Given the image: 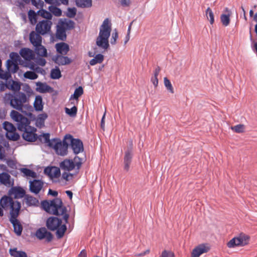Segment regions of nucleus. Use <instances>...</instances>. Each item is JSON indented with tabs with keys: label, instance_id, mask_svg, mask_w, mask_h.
<instances>
[{
	"label": "nucleus",
	"instance_id": "f257e3e1",
	"mask_svg": "<svg viewBox=\"0 0 257 257\" xmlns=\"http://www.w3.org/2000/svg\"><path fill=\"white\" fill-rule=\"evenodd\" d=\"M11 118L17 122L18 129L23 132V139L28 142H35L38 139L36 134L37 129L30 125V121L18 111L12 110L10 113Z\"/></svg>",
	"mask_w": 257,
	"mask_h": 257
},
{
	"label": "nucleus",
	"instance_id": "f03ea898",
	"mask_svg": "<svg viewBox=\"0 0 257 257\" xmlns=\"http://www.w3.org/2000/svg\"><path fill=\"white\" fill-rule=\"evenodd\" d=\"M42 208L47 212L55 215H63L65 223H68L69 215L66 213L67 209L63 205L62 200L56 198L52 200H44L41 202Z\"/></svg>",
	"mask_w": 257,
	"mask_h": 257
},
{
	"label": "nucleus",
	"instance_id": "7ed1b4c3",
	"mask_svg": "<svg viewBox=\"0 0 257 257\" xmlns=\"http://www.w3.org/2000/svg\"><path fill=\"white\" fill-rule=\"evenodd\" d=\"M28 99L26 94L22 92L16 94L7 93L4 97V101L6 104H9L11 107L19 111H22L23 107L27 105L25 104Z\"/></svg>",
	"mask_w": 257,
	"mask_h": 257
},
{
	"label": "nucleus",
	"instance_id": "20e7f679",
	"mask_svg": "<svg viewBox=\"0 0 257 257\" xmlns=\"http://www.w3.org/2000/svg\"><path fill=\"white\" fill-rule=\"evenodd\" d=\"M111 27L108 19H105L100 27L98 36L96 40V44L101 49L106 50L109 47L108 38L110 37Z\"/></svg>",
	"mask_w": 257,
	"mask_h": 257
},
{
	"label": "nucleus",
	"instance_id": "39448f33",
	"mask_svg": "<svg viewBox=\"0 0 257 257\" xmlns=\"http://www.w3.org/2000/svg\"><path fill=\"white\" fill-rule=\"evenodd\" d=\"M65 224H62L61 219L57 217H50L46 221L48 229L51 231L56 230V235L58 238H61L64 236L67 229Z\"/></svg>",
	"mask_w": 257,
	"mask_h": 257
},
{
	"label": "nucleus",
	"instance_id": "423d86ee",
	"mask_svg": "<svg viewBox=\"0 0 257 257\" xmlns=\"http://www.w3.org/2000/svg\"><path fill=\"white\" fill-rule=\"evenodd\" d=\"M29 39L34 48L36 54L41 57H47V50L42 45V38L41 36L37 34L35 31H33L30 34Z\"/></svg>",
	"mask_w": 257,
	"mask_h": 257
},
{
	"label": "nucleus",
	"instance_id": "0eeeda50",
	"mask_svg": "<svg viewBox=\"0 0 257 257\" xmlns=\"http://www.w3.org/2000/svg\"><path fill=\"white\" fill-rule=\"evenodd\" d=\"M0 205L5 210L10 209V215H12L13 213L20 212L21 207L20 202L14 201L12 198L6 195L1 199Z\"/></svg>",
	"mask_w": 257,
	"mask_h": 257
},
{
	"label": "nucleus",
	"instance_id": "6e6552de",
	"mask_svg": "<svg viewBox=\"0 0 257 257\" xmlns=\"http://www.w3.org/2000/svg\"><path fill=\"white\" fill-rule=\"evenodd\" d=\"M68 142L67 139L64 137L63 141L58 139H53V142L49 144V147L53 148L56 153L59 155L64 156L67 153Z\"/></svg>",
	"mask_w": 257,
	"mask_h": 257
},
{
	"label": "nucleus",
	"instance_id": "1a4fd4ad",
	"mask_svg": "<svg viewBox=\"0 0 257 257\" xmlns=\"http://www.w3.org/2000/svg\"><path fill=\"white\" fill-rule=\"evenodd\" d=\"M82 165V159L78 156L74 157L73 160L65 159L60 163V167L62 170L66 171L73 170L75 167L79 170Z\"/></svg>",
	"mask_w": 257,
	"mask_h": 257
},
{
	"label": "nucleus",
	"instance_id": "9d476101",
	"mask_svg": "<svg viewBox=\"0 0 257 257\" xmlns=\"http://www.w3.org/2000/svg\"><path fill=\"white\" fill-rule=\"evenodd\" d=\"M52 25V22L51 20H43L37 24L35 32L40 36L48 34L51 32Z\"/></svg>",
	"mask_w": 257,
	"mask_h": 257
},
{
	"label": "nucleus",
	"instance_id": "9b49d317",
	"mask_svg": "<svg viewBox=\"0 0 257 257\" xmlns=\"http://www.w3.org/2000/svg\"><path fill=\"white\" fill-rule=\"evenodd\" d=\"M3 127L7 131L6 136L8 139L14 141L19 139L20 135L16 133V128L12 123L5 121L3 123Z\"/></svg>",
	"mask_w": 257,
	"mask_h": 257
},
{
	"label": "nucleus",
	"instance_id": "f8f14e48",
	"mask_svg": "<svg viewBox=\"0 0 257 257\" xmlns=\"http://www.w3.org/2000/svg\"><path fill=\"white\" fill-rule=\"evenodd\" d=\"M66 139H67L68 144L71 143V147L75 154H78L83 151V145L81 140L73 138L70 135H66Z\"/></svg>",
	"mask_w": 257,
	"mask_h": 257
},
{
	"label": "nucleus",
	"instance_id": "ddd939ff",
	"mask_svg": "<svg viewBox=\"0 0 257 257\" xmlns=\"http://www.w3.org/2000/svg\"><path fill=\"white\" fill-rule=\"evenodd\" d=\"M248 236L241 234L237 237L232 238L228 243L227 246L229 248H233L238 246H244L248 243Z\"/></svg>",
	"mask_w": 257,
	"mask_h": 257
},
{
	"label": "nucleus",
	"instance_id": "4468645a",
	"mask_svg": "<svg viewBox=\"0 0 257 257\" xmlns=\"http://www.w3.org/2000/svg\"><path fill=\"white\" fill-rule=\"evenodd\" d=\"M44 183L39 179H34L29 181L30 191L36 195L38 194L43 190Z\"/></svg>",
	"mask_w": 257,
	"mask_h": 257
},
{
	"label": "nucleus",
	"instance_id": "2eb2a0df",
	"mask_svg": "<svg viewBox=\"0 0 257 257\" xmlns=\"http://www.w3.org/2000/svg\"><path fill=\"white\" fill-rule=\"evenodd\" d=\"M35 235L40 240L45 238L47 242H50L53 238L52 233L48 231L45 227H41L37 230Z\"/></svg>",
	"mask_w": 257,
	"mask_h": 257
},
{
	"label": "nucleus",
	"instance_id": "dca6fc26",
	"mask_svg": "<svg viewBox=\"0 0 257 257\" xmlns=\"http://www.w3.org/2000/svg\"><path fill=\"white\" fill-rule=\"evenodd\" d=\"M19 212L13 213L12 215H10V221L12 223L15 232L18 235H20L22 233L23 227L17 219Z\"/></svg>",
	"mask_w": 257,
	"mask_h": 257
},
{
	"label": "nucleus",
	"instance_id": "f3484780",
	"mask_svg": "<svg viewBox=\"0 0 257 257\" xmlns=\"http://www.w3.org/2000/svg\"><path fill=\"white\" fill-rule=\"evenodd\" d=\"M209 250L210 247L208 244H199L193 249L191 253V257H199L200 255L207 252Z\"/></svg>",
	"mask_w": 257,
	"mask_h": 257
},
{
	"label": "nucleus",
	"instance_id": "a211bd4d",
	"mask_svg": "<svg viewBox=\"0 0 257 257\" xmlns=\"http://www.w3.org/2000/svg\"><path fill=\"white\" fill-rule=\"evenodd\" d=\"M20 54L26 60L24 64L26 62H32L31 60L34 59L35 56L34 51L27 48H22L20 51Z\"/></svg>",
	"mask_w": 257,
	"mask_h": 257
},
{
	"label": "nucleus",
	"instance_id": "6ab92c4d",
	"mask_svg": "<svg viewBox=\"0 0 257 257\" xmlns=\"http://www.w3.org/2000/svg\"><path fill=\"white\" fill-rule=\"evenodd\" d=\"M9 193L10 195L14 196L15 198H22L26 195L25 190L21 187H12Z\"/></svg>",
	"mask_w": 257,
	"mask_h": 257
},
{
	"label": "nucleus",
	"instance_id": "aec40b11",
	"mask_svg": "<svg viewBox=\"0 0 257 257\" xmlns=\"http://www.w3.org/2000/svg\"><path fill=\"white\" fill-rule=\"evenodd\" d=\"M44 173L51 178H58L61 175L60 168L54 166L46 168L44 169Z\"/></svg>",
	"mask_w": 257,
	"mask_h": 257
},
{
	"label": "nucleus",
	"instance_id": "412c9836",
	"mask_svg": "<svg viewBox=\"0 0 257 257\" xmlns=\"http://www.w3.org/2000/svg\"><path fill=\"white\" fill-rule=\"evenodd\" d=\"M53 60L59 65H65L70 64L71 60L67 56L57 55L53 57Z\"/></svg>",
	"mask_w": 257,
	"mask_h": 257
},
{
	"label": "nucleus",
	"instance_id": "4be33fe9",
	"mask_svg": "<svg viewBox=\"0 0 257 257\" xmlns=\"http://www.w3.org/2000/svg\"><path fill=\"white\" fill-rule=\"evenodd\" d=\"M133 157V152H131V151H125L124 156V169L126 171L129 170Z\"/></svg>",
	"mask_w": 257,
	"mask_h": 257
},
{
	"label": "nucleus",
	"instance_id": "5701e85b",
	"mask_svg": "<svg viewBox=\"0 0 257 257\" xmlns=\"http://www.w3.org/2000/svg\"><path fill=\"white\" fill-rule=\"evenodd\" d=\"M0 182L7 187H10L13 185V181L11 180V176L7 173L3 172L0 174Z\"/></svg>",
	"mask_w": 257,
	"mask_h": 257
},
{
	"label": "nucleus",
	"instance_id": "b1692460",
	"mask_svg": "<svg viewBox=\"0 0 257 257\" xmlns=\"http://www.w3.org/2000/svg\"><path fill=\"white\" fill-rule=\"evenodd\" d=\"M56 38L60 40L64 41L66 39V30L64 25L62 24L57 26L56 33Z\"/></svg>",
	"mask_w": 257,
	"mask_h": 257
},
{
	"label": "nucleus",
	"instance_id": "393cba45",
	"mask_svg": "<svg viewBox=\"0 0 257 257\" xmlns=\"http://www.w3.org/2000/svg\"><path fill=\"white\" fill-rule=\"evenodd\" d=\"M7 88L14 92L19 91L21 89V83L19 82L9 79L6 81Z\"/></svg>",
	"mask_w": 257,
	"mask_h": 257
},
{
	"label": "nucleus",
	"instance_id": "a878e982",
	"mask_svg": "<svg viewBox=\"0 0 257 257\" xmlns=\"http://www.w3.org/2000/svg\"><path fill=\"white\" fill-rule=\"evenodd\" d=\"M36 86V91L40 93L49 92L52 90V88L46 83L37 82Z\"/></svg>",
	"mask_w": 257,
	"mask_h": 257
},
{
	"label": "nucleus",
	"instance_id": "bb28decb",
	"mask_svg": "<svg viewBox=\"0 0 257 257\" xmlns=\"http://www.w3.org/2000/svg\"><path fill=\"white\" fill-rule=\"evenodd\" d=\"M55 48L57 51L61 55H66L69 51V45L64 42L56 44Z\"/></svg>",
	"mask_w": 257,
	"mask_h": 257
},
{
	"label": "nucleus",
	"instance_id": "cd10ccee",
	"mask_svg": "<svg viewBox=\"0 0 257 257\" xmlns=\"http://www.w3.org/2000/svg\"><path fill=\"white\" fill-rule=\"evenodd\" d=\"M24 200L28 206H38L39 204V200L36 198L30 195H26Z\"/></svg>",
	"mask_w": 257,
	"mask_h": 257
},
{
	"label": "nucleus",
	"instance_id": "c85d7f7f",
	"mask_svg": "<svg viewBox=\"0 0 257 257\" xmlns=\"http://www.w3.org/2000/svg\"><path fill=\"white\" fill-rule=\"evenodd\" d=\"M7 68L10 73H15L19 69L18 63L8 60L7 62Z\"/></svg>",
	"mask_w": 257,
	"mask_h": 257
},
{
	"label": "nucleus",
	"instance_id": "c756f323",
	"mask_svg": "<svg viewBox=\"0 0 257 257\" xmlns=\"http://www.w3.org/2000/svg\"><path fill=\"white\" fill-rule=\"evenodd\" d=\"M34 107L36 111H41L43 108L42 98L40 95H37L35 97L34 102Z\"/></svg>",
	"mask_w": 257,
	"mask_h": 257
},
{
	"label": "nucleus",
	"instance_id": "7c9ffc66",
	"mask_svg": "<svg viewBox=\"0 0 257 257\" xmlns=\"http://www.w3.org/2000/svg\"><path fill=\"white\" fill-rule=\"evenodd\" d=\"M20 171L23 173L24 176L28 177H30L33 178H36L37 176V173L32 170L28 168H23L20 169Z\"/></svg>",
	"mask_w": 257,
	"mask_h": 257
},
{
	"label": "nucleus",
	"instance_id": "2f4dec72",
	"mask_svg": "<svg viewBox=\"0 0 257 257\" xmlns=\"http://www.w3.org/2000/svg\"><path fill=\"white\" fill-rule=\"evenodd\" d=\"M76 5L79 8H89L92 6L91 0H75Z\"/></svg>",
	"mask_w": 257,
	"mask_h": 257
},
{
	"label": "nucleus",
	"instance_id": "473e14b6",
	"mask_svg": "<svg viewBox=\"0 0 257 257\" xmlns=\"http://www.w3.org/2000/svg\"><path fill=\"white\" fill-rule=\"evenodd\" d=\"M104 60V56L103 55L101 54H97L94 58L92 59L90 62L89 64L91 66L95 65L98 63H101Z\"/></svg>",
	"mask_w": 257,
	"mask_h": 257
},
{
	"label": "nucleus",
	"instance_id": "72a5a7b5",
	"mask_svg": "<svg viewBox=\"0 0 257 257\" xmlns=\"http://www.w3.org/2000/svg\"><path fill=\"white\" fill-rule=\"evenodd\" d=\"M83 89L81 86H79L77 88L73 93V94L71 95L70 97V101L72 99H76L78 100V98L83 94Z\"/></svg>",
	"mask_w": 257,
	"mask_h": 257
},
{
	"label": "nucleus",
	"instance_id": "f704fd0d",
	"mask_svg": "<svg viewBox=\"0 0 257 257\" xmlns=\"http://www.w3.org/2000/svg\"><path fill=\"white\" fill-rule=\"evenodd\" d=\"M160 71V68L159 67H157L154 71V76H153L151 79V81L152 82L155 87H156L158 85V76Z\"/></svg>",
	"mask_w": 257,
	"mask_h": 257
},
{
	"label": "nucleus",
	"instance_id": "c9c22d12",
	"mask_svg": "<svg viewBox=\"0 0 257 257\" xmlns=\"http://www.w3.org/2000/svg\"><path fill=\"white\" fill-rule=\"evenodd\" d=\"M24 66L37 73H42V71L43 70L42 68L37 66L34 63L32 62H26Z\"/></svg>",
	"mask_w": 257,
	"mask_h": 257
},
{
	"label": "nucleus",
	"instance_id": "e433bc0d",
	"mask_svg": "<svg viewBox=\"0 0 257 257\" xmlns=\"http://www.w3.org/2000/svg\"><path fill=\"white\" fill-rule=\"evenodd\" d=\"M10 253L14 257H27V254L25 252L18 251L17 248L11 249Z\"/></svg>",
	"mask_w": 257,
	"mask_h": 257
},
{
	"label": "nucleus",
	"instance_id": "4c0bfd02",
	"mask_svg": "<svg viewBox=\"0 0 257 257\" xmlns=\"http://www.w3.org/2000/svg\"><path fill=\"white\" fill-rule=\"evenodd\" d=\"M65 113L69 115L70 117H74L76 116L77 112V108L76 106H73L71 108L67 107L65 108Z\"/></svg>",
	"mask_w": 257,
	"mask_h": 257
},
{
	"label": "nucleus",
	"instance_id": "58836bf2",
	"mask_svg": "<svg viewBox=\"0 0 257 257\" xmlns=\"http://www.w3.org/2000/svg\"><path fill=\"white\" fill-rule=\"evenodd\" d=\"M51 77L54 79H59L61 77V71L58 67L52 69L51 71Z\"/></svg>",
	"mask_w": 257,
	"mask_h": 257
},
{
	"label": "nucleus",
	"instance_id": "ea45409f",
	"mask_svg": "<svg viewBox=\"0 0 257 257\" xmlns=\"http://www.w3.org/2000/svg\"><path fill=\"white\" fill-rule=\"evenodd\" d=\"M28 17L31 24L35 25L37 23V14L34 11L30 10L29 11Z\"/></svg>",
	"mask_w": 257,
	"mask_h": 257
},
{
	"label": "nucleus",
	"instance_id": "a19ab883",
	"mask_svg": "<svg viewBox=\"0 0 257 257\" xmlns=\"http://www.w3.org/2000/svg\"><path fill=\"white\" fill-rule=\"evenodd\" d=\"M206 16L209 21L210 24L212 25L214 22V14L210 8H208L205 12Z\"/></svg>",
	"mask_w": 257,
	"mask_h": 257
},
{
	"label": "nucleus",
	"instance_id": "79ce46f5",
	"mask_svg": "<svg viewBox=\"0 0 257 257\" xmlns=\"http://www.w3.org/2000/svg\"><path fill=\"white\" fill-rule=\"evenodd\" d=\"M48 9L51 14H53L55 16L59 17L62 15V11L56 7L50 6Z\"/></svg>",
	"mask_w": 257,
	"mask_h": 257
},
{
	"label": "nucleus",
	"instance_id": "37998d69",
	"mask_svg": "<svg viewBox=\"0 0 257 257\" xmlns=\"http://www.w3.org/2000/svg\"><path fill=\"white\" fill-rule=\"evenodd\" d=\"M41 141H43L44 143L48 144L49 146V144L53 142V140H50V135L48 133L43 134L38 137Z\"/></svg>",
	"mask_w": 257,
	"mask_h": 257
},
{
	"label": "nucleus",
	"instance_id": "c03bdc74",
	"mask_svg": "<svg viewBox=\"0 0 257 257\" xmlns=\"http://www.w3.org/2000/svg\"><path fill=\"white\" fill-rule=\"evenodd\" d=\"M39 15H40L44 18L47 20H51L52 19V15L50 12L47 11L44 9H41L38 12Z\"/></svg>",
	"mask_w": 257,
	"mask_h": 257
},
{
	"label": "nucleus",
	"instance_id": "a18cd8bd",
	"mask_svg": "<svg viewBox=\"0 0 257 257\" xmlns=\"http://www.w3.org/2000/svg\"><path fill=\"white\" fill-rule=\"evenodd\" d=\"M10 57L11 58V59H10L11 61H13L14 62L19 63L21 65H24V64L23 63H21V58L20 56L19 55V54L17 53L16 52H12L10 54Z\"/></svg>",
	"mask_w": 257,
	"mask_h": 257
},
{
	"label": "nucleus",
	"instance_id": "49530a36",
	"mask_svg": "<svg viewBox=\"0 0 257 257\" xmlns=\"http://www.w3.org/2000/svg\"><path fill=\"white\" fill-rule=\"evenodd\" d=\"M164 83L167 89L171 93H174V91L172 85L170 81L167 77L164 78Z\"/></svg>",
	"mask_w": 257,
	"mask_h": 257
},
{
	"label": "nucleus",
	"instance_id": "de8ad7c7",
	"mask_svg": "<svg viewBox=\"0 0 257 257\" xmlns=\"http://www.w3.org/2000/svg\"><path fill=\"white\" fill-rule=\"evenodd\" d=\"M24 76L25 78L29 79L31 80H35L38 77V75L33 71H27L24 74Z\"/></svg>",
	"mask_w": 257,
	"mask_h": 257
},
{
	"label": "nucleus",
	"instance_id": "09e8293b",
	"mask_svg": "<svg viewBox=\"0 0 257 257\" xmlns=\"http://www.w3.org/2000/svg\"><path fill=\"white\" fill-rule=\"evenodd\" d=\"M221 22L224 26H227L230 23L229 15L222 14L220 16Z\"/></svg>",
	"mask_w": 257,
	"mask_h": 257
},
{
	"label": "nucleus",
	"instance_id": "8fccbe9b",
	"mask_svg": "<svg viewBox=\"0 0 257 257\" xmlns=\"http://www.w3.org/2000/svg\"><path fill=\"white\" fill-rule=\"evenodd\" d=\"M11 77V73L8 71H5L0 68V78L6 80L7 81Z\"/></svg>",
	"mask_w": 257,
	"mask_h": 257
},
{
	"label": "nucleus",
	"instance_id": "3c124183",
	"mask_svg": "<svg viewBox=\"0 0 257 257\" xmlns=\"http://www.w3.org/2000/svg\"><path fill=\"white\" fill-rule=\"evenodd\" d=\"M231 128L235 133H241L244 132V125L243 124H239L231 126Z\"/></svg>",
	"mask_w": 257,
	"mask_h": 257
},
{
	"label": "nucleus",
	"instance_id": "603ef678",
	"mask_svg": "<svg viewBox=\"0 0 257 257\" xmlns=\"http://www.w3.org/2000/svg\"><path fill=\"white\" fill-rule=\"evenodd\" d=\"M76 14V9L75 8H69L67 12V16L69 18H74Z\"/></svg>",
	"mask_w": 257,
	"mask_h": 257
},
{
	"label": "nucleus",
	"instance_id": "864d4df0",
	"mask_svg": "<svg viewBox=\"0 0 257 257\" xmlns=\"http://www.w3.org/2000/svg\"><path fill=\"white\" fill-rule=\"evenodd\" d=\"M160 257H174V254L171 251L164 250Z\"/></svg>",
	"mask_w": 257,
	"mask_h": 257
},
{
	"label": "nucleus",
	"instance_id": "5fc2aeb1",
	"mask_svg": "<svg viewBox=\"0 0 257 257\" xmlns=\"http://www.w3.org/2000/svg\"><path fill=\"white\" fill-rule=\"evenodd\" d=\"M31 2L32 5L36 7L38 9L42 8L44 4L43 2L41 0H32Z\"/></svg>",
	"mask_w": 257,
	"mask_h": 257
},
{
	"label": "nucleus",
	"instance_id": "6e6d98bb",
	"mask_svg": "<svg viewBox=\"0 0 257 257\" xmlns=\"http://www.w3.org/2000/svg\"><path fill=\"white\" fill-rule=\"evenodd\" d=\"M62 24L64 25V27H65V30L66 29H73L74 27V23L71 20H69L68 22L66 23H63Z\"/></svg>",
	"mask_w": 257,
	"mask_h": 257
},
{
	"label": "nucleus",
	"instance_id": "4d7b16f0",
	"mask_svg": "<svg viewBox=\"0 0 257 257\" xmlns=\"http://www.w3.org/2000/svg\"><path fill=\"white\" fill-rule=\"evenodd\" d=\"M118 38V34L116 32V30H115L114 32L112 33L111 38L110 40V43L112 45H114L116 43V41L117 39Z\"/></svg>",
	"mask_w": 257,
	"mask_h": 257
},
{
	"label": "nucleus",
	"instance_id": "13d9d810",
	"mask_svg": "<svg viewBox=\"0 0 257 257\" xmlns=\"http://www.w3.org/2000/svg\"><path fill=\"white\" fill-rule=\"evenodd\" d=\"M36 63L41 66H44L46 63V61L44 58L40 57L37 59Z\"/></svg>",
	"mask_w": 257,
	"mask_h": 257
},
{
	"label": "nucleus",
	"instance_id": "bf43d9fd",
	"mask_svg": "<svg viewBox=\"0 0 257 257\" xmlns=\"http://www.w3.org/2000/svg\"><path fill=\"white\" fill-rule=\"evenodd\" d=\"M62 177L64 180L68 181L70 180V177L71 178L72 177V174L71 173H63Z\"/></svg>",
	"mask_w": 257,
	"mask_h": 257
},
{
	"label": "nucleus",
	"instance_id": "052dcab7",
	"mask_svg": "<svg viewBox=\"0 0 257 257\" xmlns=\"http://www.w3.org/2000/svg\"><path fill=\"white\" fill-rule=\"evenodd\" d=\"M120 4L123 7H128L131 4V0H121Z\"/></svg>",
	"mask_w": 257,
	"mask_h": 257
},
{
	"label": "nucleus",
	"instance_id": "680f3d73",
	"mask_svg": "<svg viewBox=\"0 0 257 257\" xmlns=\"http://www.w3.org/2000/svg\"><path fill=\"white\" fill-rule=\"evenodd\" d=\"M7 88V83L0 81V92L4 91Z\"/></svg>",
	"mask_w": 257,
	"mask_h": 257
},
{
	"label": "nucleus",
	"instance_id": "e2e57ef3",
	"mask_svg": "<svg viewBox=\"0 0 257 257\" xmlns=\"http://www.w3.org/2000/svg\"><path fill=\"white\" fill-rule=\"evenodd\" d=\"M5 156V150L4 148L0 145V159H3Z\"/></svg>",
	"mask_w": 257,
	"mask_h": 257
},
{
	"label": "nucleus",
	"instance_id": "0e129e2a",
	"mask_svg": "<svg viewBox=\"0 0 257 257\" xmlns=\"http://www.w3.org/2000/svg\"><path fill=\"white\" fill-rule=\"evenodd\" d=\"M149 252H150V250L147 249L146 251H145L142 253L136 254L135 255L137 256H144L145 255H146V254L149 253Z\"/></svg>",
	"mask_w": 257,
	"mask_h": 257
},
{
	"label": "nucleus",
	"instance_id": "69168bd1",
	"mask_svg": "<svg viewBox=\"0 0 257 257\" xmlns=\"http://www.w3.org/2000/svg\"><path fill=\"white\" fill-rule=\"evenodd\" d=\"M48 194L53 196H57L58 195V192L56 191H53L51 189L49 190Z\"/></svg>",
	"mask_w": 257,
	"mask_h": 257
},
{
	"label": "nucleus",
	"instance_id": "338daca9",
	"mask_svg": "<svg viewBox=\"0 0 257 257\" xmlns=\"http://www.w3.org/2000/svg\"><path fill=\"white\" fill-rule=\"evenodd\" d=\"M133 141H130L129 142L128 147L126 151H131V152H133Z\"/></svg>",
	"mask_w": 257,
	"mask_h": 257
},
{
	"label": "nucleus",
	"instance_id": "774afa93",
	"mask_svg": "<svg viewBox=\"0 0 257 257\" xmlns=\"http://www.w3.org/2000/svg\"><path fill=\"white\" fill-rule=\"evenodd\" d=\"M105 115V112L104 113L101 120V126L102 128H104V118Z\"/></svg>",
	"mask_w": 257,
	"mask_h": 257
}]
</instances>
